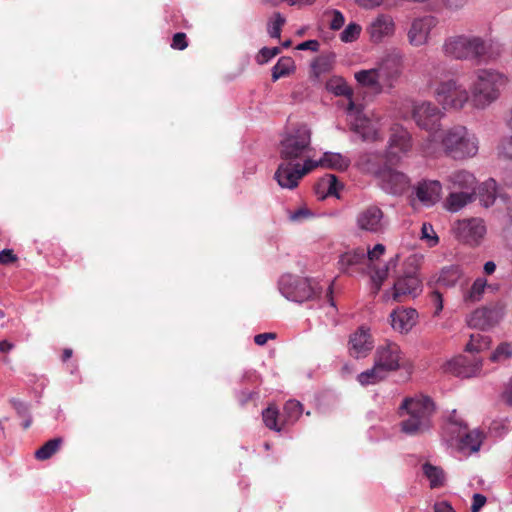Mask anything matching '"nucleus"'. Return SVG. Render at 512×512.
Wrapping results in <instances>:
<instances>
[{
    "instance_id": "nucleus-1",
    "label": "nucleus",
    "mask_w": 512,
    "mask_h": 512,
    "mask_svg": "<svg viewBox=\"0 0 512 512\" xmlns=\"http://www.w3.org/2000/svg\"><path fill=\"white\" fill-rule=\"evenodd\" d=\"M442 51L449 58L481 64L498 59L504 52V45L496 39L460 34L446 38Z\"/></svg>"
},
{
    "instance_id": "nucleus-2",
    "label": "nucleus",
    "mask_w": 512,
    "mask_h": 512,
    "mask_svg": "<svg viewBox=\"0 0 512 512\" xmlns=\"http://www.w3.org/2000/svg\"><path fill=\"white\" fill-rule=\"evenodd\" d=\"M278 290L287 300L296 303L312 302L317 307H322L328 303L335 307L332 297L333 288L329 284L326 289L319 281L312 278H304L292 274H284L278 281Z\"/></svg>"
},
{
    "instance_id": "nucleus-3",
    "label": "nucleus",
    "mask_w": 512,
    "mask_h": 512,
    "mask_svg": "<svg viewBox=\"0 0 512 512\" xmlns=\"http://www.w3.org/2000/svg\"><path fill=\"white\" fill-rule=\"evenodd\" d=\"M435 404L428 396L406 397L399 406L400 431L408 436H419L433 426Z\"/></svg>"
},
{
    "instance_id": "nucleus-4",
    "label": "nucleus",
    "mask_w": 512,
    "mask_h": 512,
    "mask_svg": "<svg viewBox=\"0 0 512 512\" xmlns=\"http://www.w3.org/2000/svg\"><path fill=\"white\" fill-rule=\"evenodd\" d=\"M405 354L399 344L385 340L379 344L374 353V364L370 369L357 376L362 386L374 385L385 380L392 372L404 366Z\"/></svg>"
},
{
    "instance_id": "nucleus-5",
    "label": "nucleus",
    "mask_w": 512,
    "mask_h": 512,
    "mask_svg": "<svg viewBox=\"0 0 512 512\" xmlns=\"http://www.w3.org/2000/svg\"><path fill=\"white\" fill-rule=\"evenodd\" d=\"M504 74L494 69H478L470 84L471 101L475 108L485 109L499 98L500 89L506 84Z\"/></svg>"
},
{
    "instance_id": "nucleus-6",
    "label": "nucleus",
    "mask_w": 512,
    "mask_h": 512,
    "mask_svg": "<svg viewBox=\"0 0 512 512\" xmlns=\"http://www.w3.org/2000/svg\"><path fill=\"white\" fill-rule=\"evenodd\" d=\"M440 145L445 155L454 160L472 158L479 149L475 134L462 125L444 130L440 135Z\"/></svg>"
},
{
    "instance_id": "nucleus-7",
    "label": "nucleus",
    "mask_w": 512,
    "mask_h": 512,
    "mask_svg": "<svg viewBox=\"0 0 512 512\" xmlns=\"http://www.w3.org/2000/svg\"><path fill=\"white\" fill-rule=\"evenodd\" d=\"M412 116L419 128L430 133L422 143L423 153L427 156H434L439 148L435 133L440 129L443 113L432 102L419 101L413 104Z\"/></svg>"
},
{
    "instance_id": "nucleus-8",
    "label": "nucleus",
    "mask_w": 512,
    "mask_h": 512,
    "mask_svg": "<svg viewBox=\"0 0 512 512\" xmlns=\"http://www.w3.org/2000/svg\"><path fill=\"white\" fill-rule=\"evenodd\" d=\"M311 135V129L306 124L287 132L279 144L280 159L299 162L311 148Z\"/></svg>"
},
{
    "instance_id": "nucleus-9",
    "label": "nucleus",
    "mask_w": 512,
    "mask_h": 512,
    "mask_svg": "<svg viewBox=\"0 0 512 512\" xmlns=\"http://www.w3.org/2000/svg\"><path fill=\"white\" fill-rule=\"evenodd\" d=\"M434 96L444 109L460 110L469 100V91L457 80L448 79L436 85Z\"/></svg>"
},
{
    "instance_id": "nucleus-10",
    "label": "nucleus",
    "mask_w": 512,
    "mask_h": 512,
    "mask_svg": "<svg viewBox=\"0 0 512 512\" xmlns=\"http://www.w3.org/2000/svg\"><path fill=\"white\" fill-rule=\"evenodd\" d=\"M355 224L362 232L381 235L388 230L389 219L378 205L371 204L357 213Z\"/></svg>"
},
{
    "instance_id": "nucleus-11",
    "label": "nucleus",
    "mask_w": 512,
    "mask_h": 512,
    "mask_svg": "<svg viewBox=\"0 0 512 512\" xmlns=\"http://www.w3.org/2000/svg\"><path fill=\"white\" fill-rule=\"evenodd\" d=\"M315 168L313 160L306 159L303 164L295 161L281 160L274 178L282 188L294 189L299 180Z\"/></svg>"
},
{
    "instance_id": "nucleus-12",
    "label": "nucleus",
    "mask_w": 512,
    "mask_h": 512,
    "mask_svg": "<svg viewBox=\"0 0 512 512\" xmlns=\"http://www.w3.org/2000/svg\"><path fill=\"white\" fill-rule=\"evenodd\" d=\"M458 355L447 361L443 366L445 373L452 374L461 378H470L480 371L481 359L473 355Z\"/></svg>"
},
{
    "instance_id": "nucleus-13",
    "label": "nucleus",
    "mask_w": 512,
    "mask_h": 512,
    "mask_svg": "<svg viewBox=\"0 0 512 512\" xmlns=\"http://www.w3.org/2000/svg\"><path fill=\"white\" fill-rule=\"evenodd\" d=\"M421 292L422 281L414 269L396 279L393 285L392 298L397 302H402L406 297L415 298Z\"/></svg>"
},
{
    "instance_id": "nucleus-14",
    "label": "nucleus",
    "mask_w": 512,
    "mask_h": 512,
    "mask_svg": "<svg viewBox=\"0 0 512 512\" xmlns=\"http://www.w3.org/2000/svg\"><path fill=\"white\" fill-rule=\"evenodd\" d=\"M381 188L392 195H401L410 188V179L393 168H383L378 174Z\"/></svg>"
},
{
    "instance_id": "nucleus-15",
    "label": "nucleus",
    "mask_w": 512,
    "mask_h": 512,
    "mask_svg": "<svg viewBox=\"0 0 512 512\" xmlns=\"http://www.w3.org/2000/svg\"><path fill=\"white\" fill-rule=\"evenodd\" d=\"M503 315L504 306L502 304L478 308L470 315L468 324L473 328L486 330L495 326Z\"/></svg>"
},
{
    "instance_id": "nucleus-16",
    "label": "nucleus",
    "mask_w": 512,
    "mask_h": 512,
    "mask_svg": "<svg viewBox=\"0 0 512 512\" xmlns=\"http://www.w3.org/2000/svg\"><path fill=\"white\" fill-rule=\"evenodd\" d=\"M458 236L470 245H477L486 233V226L481 218L464 219L457 224Z\"/></svg>"
},
{
    "instance_id": "nucleus-17",
    "label": "nucleus",
    "mask_w": 512,
    "mask_h": 512,
    "mask_svg": "<svg viewBox=\"0 0 512 512\" xmlns=\"http://www.w3.org/2000/svg\"><path fill=\"white\" fill-rule=\"evenodd\" d=\"M367 33L373 43H381L395 33V22L388 14L377 15L367 27Z\"/></svg>"
},
{
    "instance_id": "nucleus-18",
    "label": "nucleus",
    "mask_w": 512,
    "mask_h": 512,
    "mask_svg": "<svg viewBox=\"0 0 512 512\" xmlns=\"http://www.w3.org/2000/svg\"><path fill=\"white\" fill-rule=\"evenodd\" d=\"M377 69L384 86L393 87L402 73V57L399 54H389L382 59Z\"/></svg>"
},
{
    "instance_id": "nucleus-19",
    "label": "nucleus",
    "mask_w": 512,
    "mask_h": 512,
    "mask_svg": "<svg viewBox=\"0 0 512 512\" xmlns=\"http://www.w3.org/2000/svg\"><path fill=\"white\" fill-rule=\"evenodd\" d=\"M436 24L437 20L433 16H424L415 19L408 31L409 43L416 47L426 44L432 28L435 27Z\"/></svg>"
},
{
    "instance_id": "nucleus-20",
    "label": "nucleus",
    "mask_w": 512,
    "mask_h": 512,
    "mask_svg": "<svg viewBox=\"0 0 512 512\" xmlns=\"http://www.w3.org/2000/svg\"><path fill=\"white\" fill-rule=\"evenodd\" d=\"M365 265L366 250L360 247L341 254L338 260L339 270L349 275L362 271Z\"/></svg>"
},
{
    "instance_id": "nucleus-21",
    "label": "nucleus",
    "mask_w": 512,
    "mask_h": 512,
    "mask_svg": "<svg viewBox=\"0 0 512 512\" xmlns=\"http://www.w3.org/2000/svg\"><path fill=\"white\" fill-rule=\"evenodd\" d=\"M373 348V340L368 329L360 327L350 336L349 354L356 359L365 358Z\"/></svg>"
},
{
    "instance_id": "nucleus-22",
    "label": "nucleus",
    "mask_w": 512,
    "mask_h": 512,
    "mask_svg": "<svg viewBox=\"0 0 512 512\" xmlns=\"http://www.w3.org/2000/svg\"><path fill=\"white\" fill-rule=\"evenodd\" d=\"M442 185L437 180H422L413 188L416 199L425 206L434 205L441 196Z\"/></svg>"
},
{
    "instance_id": "nucleus-23",
    "label": "nucleus",
    "mask_w": 512,
    "mask_h": 512,
    "mask_svg": "<svg viewBox=\"0 0 512 512\" xmlns=\"http://www.w3.org/2000/svg\"><path fill=\"white\" fill-rule=\"evenodd\" d=\"M411 147L412 140L409 132L402 126H393L389 138L388 155L391 157H399L400 154L407 153Z\"/></svg>"
},
{
    "instance_id": "nucleus-24",
    "label": "nucleus",
    "mask_w": 512,
    "mask_h": 512,
    "mask_svg": "<svg viewBox=\"0 0 512 512\" xmlns=\"http://www.w3.org/2000/svg\"><path fill=\"white\" fill-rule=\"evenodd\" d=\"M483 438L484 436L479 430L475 429L468 431L466 428L465 430H460L456 434L452 435L450 440L457 441V447L462 453L472 454L479 451Z\"/></svg>"
},
{
    "instance_id": "nucleus-25",
    "label": "nucleus",
    "mask_w": 512,
    "mask_h": 512,
    "mask_svg": "<svg viewBox=\"0 0 512 512\" xmlns=\"http://www.w3.org/2000/svg\"><path fill=\"white\" fill-rule=\"evenodd\" d=\"M392 328L399 333H408L418 321V312L414 308H397L390 314Z\"/></svg>"
},
{
    "instance_id": "nucleus-26",
    "label": "nucleus",
    "mask_w": 512,
    "mask_h": 512,
    "mask_svg": "<svg viewBox=\"0 0 512 512\" xmlns=\"http://www.w3.org/2000/svg\"><path fill=\"white\" fill-rule=\"evenodd\" d=\"M353 117L351 122V128L358 134L361 135L363 140L375 141L378 139V130L375 124L365 116H363L360 107L358 106L352 114H348Z\"/></svg>"
},
{
    "instance_id": "nucleus-27",
    "label": "nucleus",
    "mask_w": 512,
    "mask_h": 512,
    "mask_svg": "<svg viewBox=\"0 0 512 512\" xmlns=\"http://www.w3.org/2000/svg\"><path fill=\"white\" fill-rule=\"evenodd\" d=\"M448 190L469 191L475 193L476 179L473 174L465 170L455 171L447 178Z\"/></svg>"
},
{
    "instance_id": "nucleus-28",
    "label": "nucleus",
    "mask_w": 512,
    "mask_h": 512,
    "mask_svg": "<svg viewBox=\"0 0 512 512\" xmlns=\"http://www.w3.org/2000/svg\"><path fill=\"white\" fill-rule=\"evenodd\" d=\"M342 188V183L334 174H326L317 182L315 192L320 199L330 196L339 198V192Z\"/></svg>"
},
{
    "instance_id": "nucleus-29",
    "label": "nucleus",
    "mask_w": 512,
    "mask_h": 512,
    "mask_svg": "<svg viewBox=\"0 0 512 512\" xmlns=\"http://www.w3.org/2000/svg\"><path fill=\"white\" fill-rule=\"evenodd\" d=\"M326 89L333 93L335 96H344L348 98L349 104L347 107V114H352L358 107L353 101V91L351 87L342 77H332L326 83Z\"/></svg>"
},
{
    "instance_id": "nucleus-30",
    "label": "nucleus",
    "mask_w": 512,
    "mask_h": 512,
    "mask_svg": "<svg viewBox=\"0 0 512 512\" xmlns=\"http://www.w3.org/2000/svg\"><path fill=\"white\" fill-rule=\"evenodd\" d=\"M315 168L318 166L335 169L339 171L346 170L350 165V160L340 153L325 152L318 161L313 160Z\"/></svg>"
},
{
    "instance_id": "nucleus-31",
    "label": "nucleus",
    "mask_w": 512,
    "mask_h": 512,
    "mask_svg": "<svg viewBox=\"0 0 512 512\" xmlns=\"http://www.w3.org/2000/svg\"><path fill=\"white\" fill-rule=\"evenodd\" d=\"M464 275L460 265L452 264L441 268L437 283L445 288H453Z\"/></svg>"
},
{
    "instance_id": "nucleus-32",
    "label": "nucleus",
    "mask_w": 512,
    "mask_h": 512,
    "mask_svg": "<svg viewBox=\"0 0 512 512\" xmlns=\"http://www.w3.org/2000/svg\"><path fill=\"white\" fill-rule=\"evenodd\" d=\"M475 198V193L465 191L450 190L449 196L445 201V208L450 212H458Z\"/></svg>"
},
{
    "instance_id": "nucleus-33",
    "label": "nucleus",
    "mask_w": 512,
    "mask_h": 512,
    "mask_svg": "<svg viewBox=\"0 0 512 512\" xmlns=\"http://www.w3.org/2000/svg\"><path fill=\"white\" fill-rule=\"evenodd\" d=\"M354 76L361 86L371 88L377 92L382 91L384 84L382 83L377 67L368 70H360L356 72Z\"/></svg>"
},
{
    "instance_id": "nucleus-34",
    "label": "nucleus",
    "mask_w": 512,
    "mask_h": 512,
    "mask_svg": "<svg viewBox=\"0 0 512 512\" xmlns=\"http://www.w3.org/2000/svg\"><path fill=\"white\" fill-rule=\"evenodd\" d=\"M487 286L488 283L484 277L476 278L471 287L463 291V301L466 304H473L481 301Z\"/></svg>"
},
{
    "instance_id": "nucleus-35",
    "label": "nucleus",
    "mask_w": 512,
    "mask_h": 512,
    "mask_svg": "<svg viewBox=\"0 0 512 512\" xmlns=\"http://www.w3.org/2000/svg\"><path fill=\"white\" fill-rule=\"evenodd\" d=\"M423 474L429 480L432 489L439 488L445 484V473L442 468L425 463L422 466Z\"/></svg>"
},
{
    "instance_id": "nucleus-36",
    "label": "nucleus",
    "mask_w": 512,
    "mask_h": 512,
    "mask_svg": "<svg viewBox=\"0 0 512 512\" xmlns=\"http://www.w3.org/2000/svg\"><path fill=\"white\" fill-rule=\"evenodd\" d=\"M479 200L484 207L491 206L496 199L497 185L494 179L483 182L478 188Z\"/></svg>"
},
{
    "instance_id": "nucleus-37",
    "label": "nucleus",
    "mask_w": 512,
    "mask_h": 512,
    "mask_svg": "<svg viewBox=\"0 0 512 512\" xmlns=\"http://www.w3.org/2000/svg\"><path fill=\"white\" fill-rule=\"evenodd\" d=\"M295 70V63L291 57H280L277 63L272 67V81H277L282 77L288 76Z\"/></svg>"
},
{
    "instance_id": "nucleus-38",
    "label": "nucleus",
    "mask_w": 512,
    "mask_h": 512,
    "mask_svg": "<svg viewBox=\"0 0 512 512\" xmlns=\"http://www.w3.org/2000/svg\"><path fill=\"white\" fill-rule=\"evenodd\" d=\"M62 443L63 439L61 437L50 439L35 451V458L40 461L50 459L54 454L58 452Z\"/></svg>"
},
{
    "instance_id": "nucleus-39",
    "label": "nucleus",
    "mask_w": 512,
    "mask_h": 512,
    "mask_svg": "<svg viewBox=\"0 0 512 512\" xmlns=\"http://www.w3.org/2000/svg\"><path fill=\"white\" fill-rule=\"evenodd\" d=\"M334 60L333 53L318 56L311 64L314 75L318 78L322 74L328 73L332 69Z\"/></svg>"
},
{
    "instance_id": "nucleus-40",
    "label": "nucleus",
    "mask_w": 512,
    "mask_h": 512,
    "mask_svg": "<svg viewBox=\"0 0 512 512\" xmlns=\"http://www.w3.org/2000/svg\"><path fill=\"white\" fill-rule=\"evenodd\" d=\"M399 256L395 255L392 257L383 267L378 268L374 271V273L371 276V280L375 286L376 292L380 289L382 283L387 278L388 273L391 268H395L398 263Z\"/></svg>"
},
{
    "instance_id": "nucleus-41",
    "label": "nucleus",
    "mask_w": 512,
    "mask_h": 512,
    "mask_svg": "<svg viewBox=\"0 0 512 512\" xmlns=\"http://www.w3.org/2000/svg\"><path fill=\"white\" fill-rule=\"evenodd\" d=\"M490 339L480 333L470 335V341L466 344L465 351L469 353L480 352L489 348Z\"/></svg>"
},
{
    "instance_id": "nucleus-42",
    "label": "nucleus",
    "mask_w": 512,
    "mask_h": 512,
    "mask_svg": "<svg viewBox=\"0 0 512 512\" xmlns=\"http://www.w3.org/2000/svg\"><path fill=\"white\" fill-rule=\"evenodd\" d=\"M285 17L279 13L275 12L272 18L268 21L267 24V32L271 38H280L282 26L285 24Z\"/></svg>"
},
{
    "instance_id": "nucleus-43",
    "label": "nucleus",
    "mask_w": 512,
    "mask_h": 512,
    "mask_svg": "<svg viewBox=\"0 0 512 512\" xmlns=\"http://www.w3.org/2000/svg\"><path fill=\"white\" fill-rule=\"evenodd\" d=\"M283 410L287 422L293 423L301 416L303 407L299 401L289 400L285 403Z\"/></svg>"
},
{
    "instance_id": "nucleus-44",
    "label": "nucleus",
    "mask_w": 512,
    "mask_h": 512,
    "mask_svg": "<svg viewBox=\"0 0 512 512\" xmlns=\"http://www.w3.org/2000/svg\"><path fill=\"white\" fill-rule=\"evenodd\" d=\"M467 425L464 423L462 419H460L456 413V410H453L448 418V422L444 427V433L448 434L450 437L456 434L460 430H465Z\"/></svg>"
},
{
    "instance_id": "nucleus-45",
    "label": "nucleus",
    "mask_w": 512,
    "mask_h": 512,
    "mask_svg": "<svg viewBox=\"0 0 512 512\" xmlns=\"http://www.w3.org/2000/svg\"><path fill=\"white\" fill-rule=\"evenodd\" d=\"M262 418L266 425L271 430L280 431L277 425L278 410L274 407H268L262 412Z\"/></svg>"
},
{
    "instance_id": "nucleus-46",
    "label": "nucleus",
    "mask_w": 512,
    "mask_h": 512,
    "mask_svg": "<svg viewBox=\"0 0 512 512\" xmlns=\"http://www.w3.org/2000/svg\"><path fill=\"white\" fill-rule=\"evenodd\" d=\"M512 356V345L509 343H501L491 354V361L499 362L507 360Z\"/></svg>"
},
{
    "instance_id": "nucleus-47",
    "label": "nucleus",
    "mask_w": 512,
    "mask_h": 512,
    "mask_svg": "<svg viewBox=\"0 0 512 512\" xmlns=\"http://www.w3.org/2000/svg\"><path fill=\"white\" fill-rule=\"evenodd\" d=\"M360 32H361L360 25H358L356 23H350L341 32L340 39L345 43L353 42L354 40H356L359 37Z\"/></svg>"
},
{
    "instance_id": "nucleus-48",
    "label": "nucleus",
    "mask_w": 512,
    "mask_h": 512,
    "mask_svg": "<svg viewBox=\"0 0 512 512\" xmlns=\"http://www.w3.org/2000/svg\"><path fill=\"white\" fill-rule=\"evenodd\" d=\"M325 16L330 17L329 27L332 30H339L344 25L345 18L339 10L326 11Z\"/></svg>"
},
{
    "instance_id": "nucleus-49",
    "label": "nucleus",
    "mask_w": 512,
    "mask_h": 512,
    "mask_svg": "<svg viewBox=\"0 0 512 512\" xmlns=\"http://www.w3.org/2000/svg\"><path fill=\"white\" fill-rule=\"evenodd\" d=\"M281 52L279 47H263L260 49L256 61L258 64H265Z\"/></svg>"
},
{
    "instance_id": "nucleus-50",
    "label": "nucleus",
    "mask_w": 512,
    "mask_h": 512,
    "mask_svg": "<svg viewBox=\"0 0 512 512\" xmlns=\"http://www.w3.org/2000/svg\"><path fill=\"white\" fill-rule=\"evenodd\" d=\"M313 216V213L307 207H300L295 211L289 212V220L291 222L300 223Z\"/></svg>"
},
{
    "instance_id": "nucleus-51",
    "label": "nucleus",
    "mask_w": 512,
    "mask_h": 512,
    "mask_svg": "<svg viewBox=\"0 0 512 512\" xmlns=\"http://www.w3.org/2000/svg\"><path fill=\"white\" fill-rule=\"evenodd\" d=\"M422 239L428 240L430 246H434L438 243V237L432 227V225L423 223L421 228Z\"/></svg>"
},
{
    "instance_id": "nucleus-52",
    "label": "nucleus",
    "mask_w": 512,
    "mask_h": 512,
    "mask_svg": "<svg viewBox=\"0 0 512 512\" xmlns=\"http://www.w3.org/2000/svg\"><path fill=\"white\" fill-rule=\"evenodd\" d=\"M430 302L434 307V316H438L443 310V296L438 290H433L430 293Z\"/></svg>"
},
{
    "instance_id": "nucleus-53",
    "label": "nucleus",
    "mask_w": 512,
    "mask_h": 512,
    "mask_svg": "<svg viewBox=\"0 0 512 512\" xmlns=\"http://www.w3.org/2000/svg\"><path fill=\"white\" fill-rule=\"evenodd\" d=\"M188 46L186 34L183 32L175 33L172 38L171 47L176 50H184Z\"/></svg>"
},
{
    "instance_id": "nucleus-54",
    "label": "nucleus",
    "mask_w": 512,
    "mask_h": 512,
    "mask_svg": "<svg viewBox=\"0 0 512 512\" xmlns=\"http://www.w3.org/2000/svg\"><path fill=\"white\" fill-rule=\"evenodd\" d=\"M385 252V246L383 244H376L373 249L366 250V263L368 261L372 262L379 259Z\"/></svg>"
},
{
    "instance_id": "nucleus-55",
    "label": "nucleus",
    "mask_w": 512,
    "mask_h": 512,
    "mask_svg": "<svg viewBox=\"0 0 512 512\" xmlns=\"http://www.w3.org/2000/svg\"><path fill=\"white\" fill-rule=\"evenodd\" d=\"M10 402H11L13 408L18 413V415H20L21 417L29 416V409H28V406L26 403H24L18 399H11Z\"/></svg>"
},
{
    "instance_id": "nucleus-56",
    "label": "nucleus",
    "mask_w": 512,
    "mask_h": 512,
    "mask_svg": "<svg viewBox=\"0 0 512 512\" xmlns=\"http://www.w3.org/2000/svg\"><path fill=\"white\" fill-rule=\"evenodd\" d=\"M486 503V497L475 493L472 498L471 512H478Z\"/></svg>"
},
{
    "instance_id": "nucleus-57",
    "label": "nucleus",
    "mask_w": 512,
    "mask_h": 512,
    "mask_svg": "<svg viewBox=\"0 0 512 512\" xmlns=\"http://www.w3.org/2000/svg\"><path fill=\"white\" fill-rule=\"evenodd\" d=\"M500 153L506 158H512V135L502 141Z\"/></svg>"
},
{
    "instance_id": "nucleus-58",
    "label": "nucleus",
    "mask_w": 512,
    "mask_h": 512,
    "mask_svg": "<svg viewBox=\"0 0 512 512\" xmlns=\"http://www.w3.org/2000/svg\"><path fill=\"white\" fill-rule=\"evenodd\" d=\"M17 257L12 250L4 249L0 252V263L3 265L16 261Z\"/></svg>"
},
{
    "instance_id": "nucleus-59",
    "label": "nucleus",
    "mask_w": 512,
    "mask_h": 512,
    "mask_svg": "<svg viewBox=\"0 0 512 512\" xmlns=\"http://www.w3.org/2000/svg\"><path fill=\"white\" fill-rule=\"evenodd\" d=\"M297 49L317 52L319 50V42L317 40H307L298 44Z\"/></svg>"
},
{
    "instance_id": "nucleus-60",
    "label": "nucleus",
    "mask_w": 512,
    "mask_h": 512,
    "mask_svg": "<svg viewBox=\"0 0 512 512\" xmlns=\"http://www.w3.org/2000/svg\"><path fill=\"white\" fill-rule=\"evenodd\" d=\"M384 0H356V3L364 9H373L379 7Z\"/></svg>"
},
{
    "instance_id": "nucleus-61",
    "label": "nucleus",
    "mask_w": 512,
    "mask_h": 512,
    "mask_svg": "<svg viewBox=\"0 0 512 512\" xmlns=\"http://www.w3.org/2000/svg\"><path fill=\"white\" fill-rule=\"evenodd\" d=\"M275 336L276 335L274 333H261V334H257L254 337V342L257 345L262 346V345L266 344L269 339H274Z\"/></svg>"
},
{
    "instance_id": "nucleus-62",
    "label": "nucleus",
    "mask_w": 512,
    "mask_h": 512,
    "mask_svg": "<svg viewBox=\"0 0 512 512\" xmlns=\"http://www.w3.org/2000/svg\"><path fill=\"white\" fill-rule=\"evenodd\" d=\"M434 512H456L453 507L446 501L434 504Z\"/></svg>"
},
{
    "instance_id": "nucleus-63",
    "label": "nucleus",
    "mask_w": 512,
    "mask_h": 512,
    "mask_svg": "<svg viewBox=\"0 0 512 512\" xmlns=\"http://www.w3.org/2000/svg\"><path fill=\"white\" fill-rule=\"evenodd\" d=\"M503 397L506 402L512 406V378L510 379L509 384L503 393Z\"/></svg>"
},
{
    "instance_id": "nucleus-64",
    "label": "nucleus",
    "mask_w": 512,
    "mask_h": 512,
    "mask_svg": "<svg viewBox=\"0 0 512 512\" xmlns=\"http://www.w3.org/2000/svg\"><path fill=\"white\" fill-rule=\"evenodd\" d=\"M467 0H445L446 5L451 9L461 8Z\"/></svg>"
}]
</instances>
